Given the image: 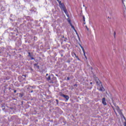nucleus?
<instances>
[{"label": "nucleus", "instance_id": "f257e3e1", "mask_svg": "<svg viewBox=\"0 0 126 126\" xmlns=\"http://www.w3.org/2000/svg\"><path fill=\"white\" fill-rule=\"evenodd\" d=\"M94 79L96 82V85L97 87L98 90H99V91H105V89L103 87L102 83H101V81L99 80V78H98L97 77H95L94 78Z\"/></svg>", "mask_w": 126, "mask_h": 126}, {"label": "nucleus", "instance_id": "f03ea898", "mask_svg": "<svg viewBox=\"0 0 126 126\" xmlns=\"http://www.w3.org/2000/svg\"><path fill=\"white\" fill-rule=\"evenodd\" d=\"M59 3L61 9L63 10L67 17H68V12H67V10H66V8H65V6H64V4L62 3V1H59Z\"/></svg>", "mask_w": 126, "mask_h": 126}, {"label": "nucleus", "instance_id": "7ed1b4c3", "mask_svg": "<svg viewBox=\"0 0 126 126\" xmlns=\"http://www.w3.org/2000/svg\"><path fill=\"white\" fill-rule=\"evenodd\" d=\"M116 110L117 112L119 113V115H120L121 117H123L125 119V116H124V114H123V112H122V110L120 109V107L119 106H117Z\"/></svg>", "mask_w": 126, "mask_h": 126}, {"label": "nucleus", "instance_id": "20e7f679", "mask_svg": "<svg viewBox=\"0 0 126 126\" xmlns=\"http://www.w3.org/2000/svg\"><path fill=\"white\" fill-rule=\"evenodd\" d=\"M33 88H34V87L31 86H30L27 88V90L29 93H33V90H32Z\"/></svg>", "mask_w": 126, "mask_h": 126}, {"label": "nucleus", "instance_id": "39448f33", "mask_svg": "<svg viewBox=\"0 0 126 126\" xmlns=\"http://www.w3.org/2000/svg\"><path fill=\"white\" fill-rule=\"evenodd\" d=\"M60 96L63 97L65 99H66V101H68V100L69 99V96H68V95H64L63 94H60Z\"/></svg>", "mask_w": 126, "mask_h": 126}, {"label": "nucleus", "instance_id": "423d86ee", "mask_svg": "<svg viewBox=\"0 0 126 126\" xmlns=\"http://www.w3.org/2000/svg\"><path fill=\"white\" fill-rule=\"evenodd\" d=\"M70 25L71 27V28H72V29H73V30L75 31L76 34L78 35V33H77V31H76V30H75V28H74V26H73V25H72V24H71V25Z\"/></svg>", "mask_w": 126, "mask_h": 126}, {"label": "nucleus", "instance_id": "0eeeda50", "mask_svg": "<svg viewBox=\"0 0 126 126\" xmlns=\"http://www.w3.org/2000/svg\"><path fill=\"white\" fill-rule=\"evenodd\" d=\"M70 25L71 27V28H72V29H73V30L75 31L76 34L78 35V33H77V31H76V30H75V28H74V26H73V25H72V24H71V25Z\"/></svg>", "mask_w": 126, "mask_h": 126}, {"label": "nucleus", "instance_id": "6e6552de", "mask_svg": "<svg viewBox=\"0 0 126 126\" xmlns=\"http://www.w3.org/2000/svg\"><path fill=\"white\" fill-rule=\"evenodd\" d=\"M102 104L105 106L107 105V102H106V98L105 97L102 98Z\"/></svg>", "mask_w": 126, "mask_h": 126}, {"label": "nucleus", "instance_id": "1a4fd4ad", "mask_svg": "<svg viewBox=\"0 0 126 126\" xmlns=\"http://www.w3.org/2000/svg\"><path fill=\"white\" fill-rule=\"evenodd\" d=\"M79 46H80V48L82 49L83 52H84V48H83V47H82V45H81V44H79Z\"/></svg>", "mask_w": 126, "mask_h": 126}, {"label": "nucleus", "instance_id": "9d476101", "mask_svg": "<svg viewBox=\"0 0 126 126\" xmlns=\"http://www.w3.org/2000/svg\"><path fill=\"white\" fill-rule=\"evenodd\" d=\"M84 53V56L86 60H87V57L86 56V55H85V51L84 50V52H83Z\"/></svg>", "mask_w": 126, "mask_h": 126}, {"label": "nucleus", "instance_id": "9b49d317", "mask_svg": "<svg viewBox=\"0 0 126 126\" xmlns=\"http://www.w3.org/2000/svg\"><path fill=\"white\" fill-rule=\"evenodd\" d=\"M46 79L48 80V81L51 80V76H49L48 77H47Z\"/></svg>", "mask_w": 126, "mask_h": 126}, {"label": "nucleus", "instance_id": "f8f14e48", "mask_svg": "<svg viewBox=\"0 0 126 126\" xmlns=\"http://www.w3.org/2000/svg\"><path fill=\"white\" fill-rule=\"evenodd\" d=\"M71 55L73 57H74V56L75 57L76 56V54H75L74 52H72Z\"/></svg>", "mask_w": 126, "mask_h": 126}, {"label": "nucleus", "instance_id": "ddd939ff", "mask_svg": "<svg viewBox=\"0 0 126 126\" xmlns=\"http://www.w3.org/2000/svg\"><path fill=\"white\" fill-rule=\"evenodd\" d=\"M75 58H76V59H77V60H78V61H80V59H79V57H78V56H77L76 55V56H75Z\"/></svg>", "mask_w": 126, "mask_h": 126}, {"label": "nucleus", "instance_id": "4468645a", "mask_svg": "<svg viewBox=\"0 0 126 126\" xmlns=\"http://www.w3.org/2000/svg\"><path fill=\"white\" fill-rule=\"evenodd\" d=\"M68 22L69 23L70 25H71V21L70 20H68Z\"/></svg>", "mask_w": 126, "mask_h": 126}, {"label": "nucleus", "instance_id": "2eb2a0df", "mask_svg": "<svg viewBox=\"0 0 126 126\" xmlns=\"http://www.w3.org/2000/svg\"><path fill=\"white\" fill-rule=\"evenodd\" d=\"M29 57H30L31 58H32V56L31 55V53H29Z\"/></svg>", "mask_w": 126, "mask_h": 126}, {"label": "nucleus", "instance_id": "dca6fc26", "mask_svg": "<svg viewBox=\"0 0 126 126\" xmlns=\"http://www.w3.org/2000/svg\"><path fill=\"white\" fill-rule=\"evenodd\" d=\"M86 28L87 31H89V28H88V27H87V26H86Z\"/></svg>", "mask_w": 126, "mask_h": 126}, {"label": "nucleus", "instance_id": "f3484780", "mask_svg": "<svg viewBox=\"0 0 126 126\" xmlns=\"http://www.w3.org/2000/svg\"><path fill=\"white\" fill-rule=\"evenodd\" d=\"M114 113H115V114L116 115V116H118V114L116 112V110H115V109H114Z\"/></svg>", "mask_w": 126, "mask_h": 126}, {"label": "nucleus", "instance_id": "a211bd4d", "mask_svg": "<svg viewBox=\"0 0 126 126\" xmlns=\"http://www.w3.org/2000/svg\"><path fill=\"white\" fill-rule=\"evenodd\" d=\"M83 19L84 22H85V17L84 16L83 17Z\"/></svg>", "mask_w": 126, "mask_h": 126}, {"label": "nucleus", "instance_id": "6ab92c4d", "mask_svg": "<svg viewBox=\"0 0 126 126\" xmlns=\"http://www.w3.org/2000/svg\"><path fill=\"white\" fill-rule=\"evenodd\" d=\"M33 65H34V66H37V65H38L37 63H35V64H34Z\"/></svg>", "mask_w": 126, "mask_h": 126}, {"label": "nucleus", "instance_id": "aec40b11", "mask_svg": "<svg viewBox=\"0 0 126 126\" xmlns=\"http://www.w3.org/2000/svg\"><path fill=\"white\" fill-rule=\"evenodd\" d=\"M36 67L38 68V69H39V68H40V66H39V65H37Z\"/></svg>", "mask_w": 126, "mask_h": 126}, {"label": "nucleus", "instance_id": "412c9836", "mask_svg": "<svg viewBox=\"0 0 126 126\" xmlns=\"http://www.w3.org/2000/svg\"><path fill=\"white\" fill-rule=\"evenodd\" d=\"M56 102H57V104H59V100L56 99Z\"/></svg>", "mask_w": 126, "mask_h": 126}, {"label": "nucleus", "instance_id": "4be33fe9", "mask_svg": "<svg viewBox=\"0 0 126 126\" xmlns=\"http://www.w3.org/2000/svg\"><path fill=\"white\" fill-rule=\"evenodd\" d=\"M74 86H76V87H77V84H75L74 85Z\"/></svg>", "mask_w": 126, "mask_h": 126}, {"label": "nucleus", "instance_id": "5701e85b", "mask_svg": "<svg viewBox=\"0 0 126 126\" xmlns=\"http://www.w3.org/2000/svg\"><path fill=\"white\" fill-rule=\"evenodd\" d=\"M31 60H34V58H33L32 56V58H31Z\"/></svg>", "mask_w": 126, "mask_h": 126}, {"label": "nucleus", "instance_id": "b1692460", "mask_svg": "<svg viewBox=\"0 0 126 126\" xmlns=\"http://www.w3.org/2000/svg\"><path fill=\"white\" fill-rule=\"evenodd\" d=\"M16 92H17V91H16V90H14V93H16Z\"/></svg>", "mask_w": 126, "mask_h": 126}, {"label": "nucleus", "instance_id": "393cba45", "mask_svg": "<svg viewBox=\"0 0 126 126\" xmlns=\"http://www.w3.org/2000/svg\"><path fill=\"white\" fill-rule=\"evenodd\" d=\"M67 80H69V78L68 77L67 78Z\"/></svg>", "mask_w": 126, "mask_h": 126}, {"label": "nucleus", "instance_id": "a878e982", "mask_svg": "<svg viewBox=\"0 0 126 126\" xmlns=\"http://www.w3.org/2000/svg\"><path fill=\"white\" fill-rule=\"evenodd\" d=\"M124 126H126V122L125 123Z\"/></svg>", "mask_w": 126, "mask_h": 126}, {"label": "nucleus", "instance_id": "bb28decb", "mask_svg": "<svg viewBox=\"0 0 126 126\" xmlns=\"http://www.w3.org/2000/svg\"><path fill=\"white\" fill-rule=\"evenodd\" d=\"M23 76H24L25 77H26V75H23Z\"/></svg>", "mask_w": 126, "mask_h": 126}, {"label": "nucleus", "instance_id": "cd10ccee", "mask_svg": "<svg viewBox=\"0 0 126 126\" xmlns=\"http://www.w3.org/2000/svg\"><path fill=\"white\" fill-rule=\"evenodd\" d=\"M90 84L91 85H92L93 83H92V82H90Z\"/></svg>", "mask_w": 126, "mask_h": 126}, {"label": "nucleus", "instance_id": "c85d7f7f", "mask_svg": "<svg viewBox=\"0 0 126 126\" xmlns=\"http://www.w3.org/2000/svg\"><path fill=\"white\" fill-rule=\"evenodd\" d=\"M61 57H63V54H61Z\"/></svg>", "mask_w": 126, "mask_h": 126}, {"label": "nucleus", "instance_id": "c756f323", "mask_svg": "<svg viewBox=\"0 0 126 126\" xmlns=\"http://www.w3.org/2000/svg\"><path fill=\"white\" fill-rule=\"evenodd\" d=\"M123 3L124 4V0H122Z\"/></svg>", "mask_w": 126, "mask_h": 126}, {"label": "nucleus", "instance_id": "7c9ffc66", "mask_svg": "<svg viewBox=\"0 0 126 126\" xmlns=\"http://www.w3.org/2000/svg\"><path fill=\"white\" fill-rule=\"evenodd\" d=\"M116 35V32H114V36Z\"/></svg>", "mask_w": 126, "mask_h": 126}, {"label": "nucleus", "instance_id": "2f4dec72", "mask_svg": "<svg viewBox=\"0 0 126 126\" xmlns=\"http://www.w3.org/2000/svg\"><path fill=\"white\" fill-rule=\"evenodd\" d=\"M57 0V1H58V2H59V1H60V0Z\"/></svg>", "mask_w": 126, "mask_h": 126}, {"label": "nucleus", "instance_id": "473e14b6", "mask_svg": "<svg viewBox=\"0 0 126 126\" xmlns=\"http://www.w3.org/2000/svg\"><path fill=\"white\" fill-rule=\"evenodd\" d=\"M48 75H49V74H46V76H48Z\"/></svg>", "mask_w": 126, "mask_h": 126}, {"label": "nucleus", "instance_id": "72a5a7b5", "mask_svg": "<svg viewBox=\"0 0 126 126\" xmlns=\"http://www.w3.org/2000/svg\"><path fill=\"white\" fill-rule=\"evenodd\" d=\"M84 24H86V23H85V22H84Z\"/></svg>", "mask_w": 126, "mask_h": 126}, {"label": "nucleus", "instance_id": "f704fd0d", "mask_svg": "<svg viewBox=\"0 0 126 126\" xmlns=\"http://www.w3.org/2000/svg\"><path fill=\"white\" fill-rule=\"evenodd\" d=\"M78 35V37H79V36H78V34H77Z\"/></svg>", "mask_w": 126, "mask_h": 126}, {"label": "nucleus", "instance_id": "c9c22d12", "mask_svg": "<svg viewBox=\"0 0 126 126\" xmlns=\"http://www.w3.org/2000/svg\"><path fill=\"white\" fill-rule=\"evenodd\" d=\"M51 83H54V82H51Z\"/></svg>", "mask_w": 126, "mask_h": 126}]
</instances>
